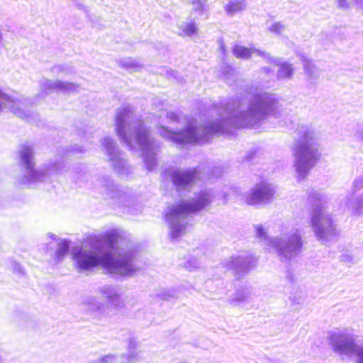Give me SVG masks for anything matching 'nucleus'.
<instances>
[{"instance_id": "1", "label": "nucleus", "mask_w": 363, "mask_h": 363, "mask_svg": "<svg viewBox=\"0 0 363 363\" xmlns=\"http://www.w3.org/2000/svg\"><path fill=\"white\" fill-rule=\"evenodd\" d=\"M277 104L274 94L261 87L252 86L248 91V105L245 111L241 109L239 102H227L218 108V118L211 123L203 125L191 118L181 131H172L161 126L159 133L163 138L178 145L207 142L213 134L228 132L233 128L259 127L275 111Z\"/></svg>"}, {"instance_id": "2", "label": "nucleus", "mask_w": 363, "mask_h": 363, "mask_svg": "<svg viewBox=\"0 0 363 363\" xmlns=\"http://www.w3.org/2000/svg\"><path fill=\"white\" fill-rule=\"evenodd\" d=\"M118 233H108L91 245L72 249L74 264L79 272L90 271L101 266L108 272L121 276H132L138 269L135 252Z\"/></svg>"}, {"instance_id": "3", "label": "nucleus", "mask_w": 363, "mask_h": 363, "mask_svg": "<svg viewBox=\"0 0 363 363\" xmlns=\"http://www.w3.org/2000/svg\"><path fill=\"white\" fill-rule=\"evenodd\" d=\"M115 126L121 140L130 150L138 149L147 169L152 170L157 165L156 155L160 147L133 106L128 105L116 110Z\"/></svg>"}, {"instance_id": "4", "label": "nucleus", "mask_w": 363, "mask_h": 363, "mask_svg": "<svg viewBox=\"0 0 363 363\" xmlns=\"http://www.w3.org/2000/svg\"><path fill=\"white\" fill-rule=\"evenodd\" d=\"M212 198L211 191L203 190L196 194L189 200L169 206L165 218L171 237L174 239L184 234L187 225V217L209 205L212 201Z\"/></svg>"}, {"instance_id": "5", "label": "nucleus", "mask_w": 363, "mask_h": 363, "mask_svg": "<svg viewBox=\"0 0 363 363\" xmlns=\"http://www.w3.org/2000/svg\"><path fill=\"white\" fill-rule=\"evenodd\" d=\"M298 139L293 148L294 167L298 181L304 179L320 157L314 132L308 126L300 125L296 130Z\"/></svg>"}, {"instance_id": "6", "label": "nucleus", "mask_w": 363, "mask_h": 363, "mask_svg": "<svg viewBox=\"0 0 363 363\" xmlns=\"http://www.w3.org/2000/svg\"><path fill=\"white\" fill-rule=\"evenodd\" d=\"M256 237L264 245L274 249L282 262H289L296 257L302 250L303 241L299 230L293 229L277 237H269L261 225H255Z\"/></svg>"}, {"instance_id": "7", "label": "nucleus", "mask_w": 363, "mask_h": 363, "mask_svg": "<svg viewBox=\"0 0 363 363\" xmlns=\"http://www.w3.org/2000/svg\"><path fill=\"white\" fill-rule=\"evenodd\" d=\"M308 199L311 204V225L317 239L328 242L337 237V230L330 215L326 211L327 198L320 192L311 189Z\"/></svg>"}, {"instance_id": "8", "label": "nucleus", "mask_w": 363, "mask_h": 363, "mask_svg": "<svg viewBox=\"0 0 363 363\" xmlns=\"http://www.w3.org/2000/svg\"><path fill=\"white\" fill-rule=\"evenodd\" d=\"M19 154L26 168L25 174L19 182L21 184H30L45 181L51 175L62 173L65 168L64 160H55L48 164L44 169H34L33 150L31 145H23L19 150Z\"/></svg>"}, {"instance_id": "9", "label": "nucleus", "mask_w": 363, "mask_h": 363, "mask_svg": "<svg viewBox=\"0 0 363 363\" xmlns=\"http://www.w3.org/2000/svg\"><path fill=\"white\" fill-rule=\"evenodd\" d=\"M101 150L107 157L113 169L119 175L127 177L132 172V168L121 152L115 141L110 137H105L101 140Z\"/></svg>"}, {"instance_id": "10", "label": "nucleus", "mask_w": 363, "mask_h": 363, "mask_svg": "<svg viewBox=\"0 0 363 363\" xmlns=\"http://www.w3.org/2000/svg\"><path fill=\"white\" fill-rule=\"evenodd\" d=\"M329 344L333 350L341 356H350L354 354L359 346L355 343L353 336L342 331L333 332L329 337Z\"/></svg>"}, {"instance_id": "11", "label": "nucleus", "mask_w": 363, "mask_h": 363, "mask_svg": "<svg viewBox=\"0 0 363 363\" xmlns=\"http://www.w3.org/2000/svg\"><path fill=\"white\" fill-rule=\"evenodd\" d=\"M96 186L102 188L104 193L111 199H117L124 206L130 208L133 199L126 191L117 186L112 179L103 176L96 180Z\"/></svg>"}, {"instance_id": "12", "label": "nucleus", "mask_w": 363, "mask_h": 363, "mask_svg": "<svg viewBox=\"0 0 363 363\" xmlns=\"http://www.w3.org/2000/svg\"><path fill=\"white\" fill-rule=\"evenodd\" d=\"M274 193L272 184L262 182L251 189L245 196V201L249 205L265 204L272 201Z\"/></svg>"}, {"instance_id": "13", "label": "nucleus", "mask_w": 363, "mask_h": 363, "mask_svg": "<svg viewBox=\"0 0 363 363\" xmlns=\"http://www.w3.org/2000/svg\"><path fill=\"white\" fill-rule=\"evenodd\" d=\"M253 262V258L247 255H233L226 259L222 264L228 270H231L238 278L243 277L247 274Z\"/></svg>"}, {"instance_id": "14", "label": "nucleus", "mask_w": 363, "mask_h": 363, "mask_svg": "<svg viewBox=\"0 0 363 363\" xmlns=\"http://www.w3.org/2000/svg\"><path fill=\"white\" fill-rule=\"evenodd\" d=\"M173 184L178 190L191 186L198 178V172L195 168L175 169L170 172Z\"/></svg>"}, {"instance_id": "15", "label": "nucleus", "mask_w": 363, "mask_h": 363, "mask_svg": "<svg viewBox=\"0 0 363 363\" xmlns=\"http://www.w3.org/2000/svg\"><path fill=\"white\" fill-rule=\"evenodd\" d=\"M27 105L26 100H14L0 89V113L8 108L18 117L23 118L27 117Z\"/></svg>"}, {"instance_id": "16", "label": "nucleus", "mask_w": 363, "mask_h": 363, "mask_svg": "<svg viewBox=\"0 0 363 363\" xmlns=\"http://www.w3.org/2000/svg\"><path fill=\"white\" fill-rule=\"evenodd\" d=\"M41 94L47 95L54 91H61L63 93L77 92L79 90V86L60 80L52 81L48 79H43L40 82Z\"/></svg>"}, {"instance_id": "17", "label": "nucleus", "mask_w": 363, "mask_h": 363, "mask_svg": "<svg viewBox=\"0 0 363 363\" xmlns=\"http://www.w3.org/2000/svg\"><path fill=\"white\" fill-rule=\"evenodd\" d=\"M99 292L108 301L105 305L111 306L113 315H116L122 303L118 286L105 285L99 289Z\"/></svg>"}, {"instance_id": "18", "label": "nucleus", "mask_w": 363, "mask_h": 363, "mask_svg": "<svg viewBox=\"0 0 363 363\" xmlns=\"http://www.w3.org/2000/svg\"><path fill=\"white\" fill-rule=\"evenodd\" d=\"M82 306L86 310L96 313L101 318L113 317L111 306L105 305V303L99 301L95 297H89L82 303Z\"/></svg>"}, {"instance_id": "19", "label": "nucleus", "mask_w": 363, "mask_h": 363, "mask_svg": "<svg viewBox=\"0 0 363 363\" xmlns=\"http://www.w3.org/2000/svg\"><path fill=\"white\" fill-rule=\"evenodd\" d=\"M233 52L234 55L238 58L248 59L255 54L257 56L262 57L264 60L271 59L269 53L258 50L254 47L245 48L242 45H236L234 46Z\"/></svg>"}, {"instance_id": "20", "label": "nucleus", "mask_w": 363, "mask_h": 363, "mask_svg": "<svg viewBox=\"0 0 363 363\" xmlns=\"http://www.w3.org/2000/svg\"><path fill=\"white\" fill-rule=\"evenodd\" d=\"M270 60L265 61L270 64H274L279 67L277 70V77L279 79H290L294 75V68L293 65L288 62H283L280 59H276L270 55Z\"/></svg>"}, {"instance_id": "21", "label": "nucleus", "mask_w": 363, "mask_h": 363, "mask_svg": "<svg viewBox=\"0 0 363 363\" xmlns=\"http://www.w3.org/2000/svg\"><path fill=\"white\" fill-rule=\"evenodd\" d=\"M252 296V290L247 286L238 289L228 298V303L234 306H240L245 302L250 301Z\"/></svg>"}, {"instance_id": "22", "label": "nucleus", "mask_w": 363, "mask_h": 363, "mask_svg": "<svg viewBox=\"0 0 363 363\" xmlns=\"http://www.w3.org/2000/svg\"><path fill=\"white\" fill-rule=\"evenodd\" d=\"M345 205L354 216H362L363 214V193L358 196H351L348 197Z\"/></svg>"}, {"instance_id": "23", "label": "nucleus", "mask_w": 363, "mask_h": 363, "mask_svg": "<svg viewBox=\"0 0 363 363\" xmlns=\"http://www.w3.org/2000/svg\"><path fill=\"white\" fill-rule=\"evenodd\" d=\"M138 343L134 338H130L128 344V353L121 354L123 363H135L140 360V356L136 349Z\"/></svg>"}, {"instance_id": "24", "label": "nucleus", "mask_w": 363, "mask_h": 363, "mask_svg": "<svg viewBox=\"0 0 363 363\" xmlns=\"http://www.w3.org/2000/svg\"><path fill=\"white\" fill-rule=\"evenodd\" d=\"M247 6L245 0H228L224 6V9L228 16H233L246 10Z\"/></svg>"}, {"instance_id": "25", "label": "nucleus", "mask_w": 363, "mask_h": 363, "mask_svg": "<svg viewBox=\"0 0 363 363\" xmlns=\"http://www.w3.org/2000/svg\"><path fill=\"white\" fill-rule=\"evenodd\" d=\"M303 62V69L306 75L307 76L308 80L313 82L319 78L320 74V70L315 66V65L304 56L301 59Z\"/></svg>"}, {"instance_id": "26", "label": "nucleus", "mask_w": 363, "mask_h": 363, "mask_svg": "<svg viewBox=\"0 0 363 363\" xmlns=\"http://www.w3.org/2000/svg\"><path fill=\"white\" fill-rule=\"evenodd\" d=\"M198 33V28L194 21H183L178 25V35L182 37H193Z\"/></svg>"}, {"instance_id": "27", "label": "nucleus", "mask_w": 363, "mask_h": 363, "mask_svg": "<svg viewBox=\"0 0 363 363\" xmlns=\"http://www.w3.org/2000/svg\"><path fill=\"white\" fill-rule=\"evenodd\" d=\"M207 1L189 0V3L192 6L191 15L194 16L195 18L203 16L207 11Z\"/></svg>"}, {"instance_id": "28", "label": "nucleus", "mask_w": 363, "mask_h": 363, "mask_svg": "<svg viewBox=\"0 0 363 363\" xmlns=\"http://www.w3.org/2000/svg\"><path fill=\"white\" fill-rule=\"evenodd\" d=\"M118 63L121 67L133 71L138 70L141 67L136 60L132 58L121 59Z\"/></svg>"}, {"instance_id": "29", "label": "nucleus", "mask_w": 363, "mask_h": 363, "mask_svg": "<svg viewBox=\"0 0 363 363\" xmlns=\"http://www.w3.org/2000/svg\"><path fill=\"white\" fill-rule=\"evenodd\" d=\"M288 28V26L286 23H285L284 21H275L273 22L268 28V31L280 35L282 33H284Z\"/></svg>"}, {"instance_id": "30", "label": "nucleus", "mask_w": 363, "mask_h": 363, "mask_svg": "<svg viewBox=\"0 0 363 363\" xmlns=\"http://www.w3.org/2000/svg\"><path fill=\"white\" fill-rule=\"evenodd\" d=\"M69 242L66 240H60L58 242V248L56 251V256L58 260H62L65 255L68 253Z\"/></svg>"}, {"instance_id": "31", "label": "nucleus", "mask_w": 363, "mask_h": 363, "mask_svg": "<svg viewBox=\"0 0 363 363\" xmlns=\"http://www.w3.org/2000/svg\"><path fill=\"white\" fill-rule=\"evenodd\" d=\"M201 264L200 258L190 256L184 263V267L189 271H191L199 268L201 266Z\"/></svg>"}, {"instance_id": "32", "label": "nucleus", "mask_w": 363, "mask_h": 363, "mask_svg": "<svg viewBox=\"0 0 363 363\" xmlns=\"http://www.w3.org/2000/svg\"><path fill=\"white\" fill-rule=\"evenodd\" d=\"M99 363H123L122 355L108 354L99 359Z\"/></svg>"}, {"instance_id": "33", "label": "nucleus", "mask_w": 363, "mask_h": 363, "mask_svg": "<svg viewBox=\"0 0 363 363\" xmlns=\"http://www.w3.org/2000/svg\"><path fill=\"white\" fill-rule=\"evenodd\" d=\"M363 188V172L362 174L358 176L353 182L352 189L354 191H359Z\"/></svg>"}, {"instance_id": "34", "label": "nucleus", "mask_w": 363, "mask_h": 363, "mask_svg": "<svg viewBox=\"0 0 363 363\" xmlns=\"http://www.w3.org/2000/svg\"><path fill=\"white\" fill-rule=\"evenodd\" d=\"M354 355L355 363H363V346H359Z\"/></svg>"}, {"instance_id": "35", "label": "nucleus", "mask_w": 363, "mask_h": 363, "mask_svg": "<svg viewBox=\"0 0 363 363\" xmlns=\"http://www.w3.org/2000/svg\"><path fill=\"white\" fill-rule=\"evenodd\" d=\"M160 296L162 299H169V298L177 297L175 295V291H172V290H169V289L164 291V292L162 294H160Z\"/></svg>"}, {"instance_id": "36", "label": "nucleus", "mask_w": 363, "mask_h": 363, "mask_svg": "<svg viewBox=\"0 0 363 363\" xmlns=\"http://www.w3.org/2000/svg\"><path fill=\"white\" fill-rule=\"evenodd\" d=\"M166 116L172 122H179L180 119V116L174 112H166Z\"/></svg>"}, {"instance_id": "37", "label": "nucleus", "mask_w": 363, "mask_h": 363, "mask_svg": "<svg viewBox=\"0 0 363 363\" xmlns=\"http://www.w3.org/2000/svg\"><path fill=\"white\" fill-rule=\"evenodd\" d=\"M83 150L81 147H79V145H77L76 147H73L72 150H66L65 154L66 155V157H67L70 153L72 154H75V153H81V152H83Z\"/></svg>"}, {"instance_id": "38", "label": "nucleus", "mask_w": 363, "mask_h": 363, "mask_svg": "<svg viewBox=\"0 0 363 363\" xmlns=\"http://www.w3.org/2000/svg\"><path fill=\"white\" fill-rule=\"evenodd\" d=\"M336 2L337 4V6L340 9H345L350 6L348 0H336Z\"/></svg>"}, {"instance_id": "39", "label": "nucleus", "mask_w": 363, "mask_h": 363, "mask_svg": "<svg viewBox=\"0 0 363 363\" xmlns=\"http://www.w3.org/2000/svg\"><path fill=\"white\" fill-rule=\"evenodd\" d=\"M53 72H65V69L64 66L59 65V66H56V67H55L53 68Z\"/></svg>"}, {"instance_id": "40", "label": "nucleus", "mask_w": 363, "mask_h": 363, "mask_svg": "<svg viewBox=\"0 0 363 363\" xmlns=\"http://www.w3.org/2000/svg\"><path fill=\"white\" fill-rule=\"evenodd\" d=\"M86 175V174L84 172H79V177H77L76 179H79V181H82L83 180V178L85 177Z\"/></svg>"}, {"instance_id": "41", "label": "nucleus", "mask_w": 363, "mask_h": 363, "mask_svg": "<svg viewBox=\"0 0 363 363\" xmlns=\"http://www.w3.org/2000/svg\"><path fill=\"white\" fill-rule=\"evenodd\" d=\"M354 4L363 9V0H353Z\"/></svg>"}, {"instance_id": "42", "label": "nucleus", "mask_w": 363, "mask_h": 363, "mask_svg": "<svg viewBox=\"0 0 363 363\" xmlns=\"http://www.w3.org/2000/svg\"><path fill=\"white\" fill-rule=\"evenodd\" d=\"M262 71L264 73H266V74H269V73H270V72H272V70H271L269 68H268V67H263V68L262 69Z\"/></svg>"}, {"instance_id": "43", "label": "nucleus", "mask_w": 363, "mask_h": 363, "mask_svg": "<svg viewBox=\"0 0 363 363\" xmlns=\"http://www.w3.org/2000/svg\"><path fill=\"white\" fill-rule=\"evenodd\" d=\"M357 138L363 140V130L362 131H360L357 134Z\"/></svg>"}, {"instance_id": "44", "label": "nucleus", "mask_w": 363, "mask_h": 363, "mask_svg": "<svg viewBox=\"0 0 363 363\" xmlns=\"http://www.w3.org/2000/svg\"><path fill=\"white\" fill-rule=\"evenodd\" d=\"M48 237L52 240H56L57 239V236L55 235V234H52V233H49L48 235Z\"/></svg>"}, {"instance_id": "45", "label": "nucleus", "mask_w": 363, "mask_h": 363, "mask_svg": "<svg viewBox=\"0 0 363 363\" xmlns=\"http://www.w3.org/2000/svg\"><path fill=\"white\" fill-rule=\"evenodd\" d=\"M220 50H222V52H224L225 51V48H224V45L222 42H220Z\"/></svg>"}, {"instance_id": "46", "label": "nucleus", "mask_w": 363, "mask_h": 363, "mask_svg": "<svg viewBox=\"0 0 363 363\" xmlns=\"http://www.w3.org/2000/svg\"><path fill=\"white\" fill-rule=\"evenodd\" d=\"M226 68H227L228 69H229V71H233L230 67H226Z\"/></svg>"}, {"instance_id": "47", "label": "nucleus", "mask_w": 363, "mask_h": 363, "mask_svg": "<svg viewBox=\"0 0 363 363\" xmlns=\"http://www.w3.org/2000/svg\"><path fill=\"white\" fill-rule=\"evenodd\" d=\"M172 72H173V77H176L177 72H175L174 71H172Z\"/></svg>"}]
</instances>
